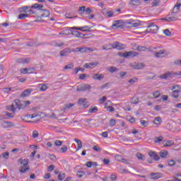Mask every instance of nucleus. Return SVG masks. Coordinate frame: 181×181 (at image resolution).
I'll use <instances>...</instances> for the list:
<instances>
[{
  "label": "nucleus",
  "mask_w": 181,
  "mask_h": 181,
  "mask_svg": "<svg viewBox=\"0 0 181 181\" xmlns=\"http://www.w3.org/2000/svg\"><path fill=\"white\" fill-rule=\"evenodd\" d=\"M45 6L43 4H35L32 6L33 9L38 10V16H37V22H45L42 18H47L50 15V11L47 9H42Z\"/></svg>",
  "instance_id": "obj_1"
},
{
  "label": "nucleus",
  "mask_w": 181,
  "mask_h": 181,
  "mask_svg": "<svg viewBox=\"0 0 181 181\" xmlns=\"http://www.w3.org/2000/svg\"><path fill=\"white\" fill-rule=\"evenodd\" d=\"M25 109V104L23 101L16 100L12 105L10 106V111L15 112L16 110Z\"/></svg>",
  "instance_id": "obj_2"
},
{
  "label": "nucleus",
  "mask_w": 181,
  "mask_h": 181,
  "mask_svg": "<svg viewBox=\"0 0 181 181\" xmlns=\"http://www.w3.org/2000/svg\"><path fill=\"white\" fill-rule=\"evenodd\" d=\"M18 162L21 163V166L19 168V170L21 172V173H25V172H28V170H29V165H28V159H22L20 158L18 160Z\"/></svg>",
  "instance_id": "obj_3"
},
{
  "label": "nucleus",
  "mask_w": 181,
  "mask_h": 181,
  "mask_svg": "<svg viewBox=\"0 0 181 181\" xmlns=\"http://www.w3.org/2000/svg\"><path fill=\"white\" fill-rule=\"evenodd\" d=\"M159 30V27L153 24V23H149L147 25L146 32L147 33H156Z\"/></svg>",
  "instance_id": "obj_4"
},
{
  "label": "nucleus",
  "mask_w": 181,
  "mask_h": 181,
  "mask_svg": "<svg viewBox=\"0 0 181 181\" xmlns=\"http://www.w3.org/2000/svg\"><path fill=\"white\" fill-rule=\"evenodd\" d=\"M26 117H27V118H31V119L36 118L35 120L28 121V122L31 123V124H35V122H39V121H40V119H42V117H40V115L36 114V113H34L32 115H26Z\"/></svg>",
  "instance_id": "obj_5"
},
{
  "label": "nucleus",
  "mask_w": 181,
  "mask_h": 181,
  "mask_svg": "<svg viewBox=\"0 0 181 181\" xmlns=\"http://www.w3.org/2000/svg\"><path fill=\"white\" fill-rule=\"evenodd\" d=\"M74 52H76L75 49H71L67 47V48H65L59 52V56L61 57H64L66 56H69L70 54V53H73Z\"/></svg>",
  "instance_id": "obj_6"
},
{
  "label": "nucleus",
  "mask_w": 181,
  "mask_h": 181,
  "mask_svg": "<svg viewBox=\"0 0 181 181\" xmlns=\"http://www.w3.org/2000/svg\"><path fill=\"white\" fill-rule=\"evenodd\" d=\"M126 47L127 45L117 41L112 44V49H117V50H124Z\"/></svg>",
  "instance_id": "obj_7"
},
{
  "label": "nucleus",
  "mask_w": 181,
  "mask_h": 181,
  "mask_svg": "<svg viewBox=\"0 0 181 181\" xmlns=\"http://www.w3.org/2000/svg\"><path fill=\"white\" fill-rule=\"evenodd\" d=\"M91 86H90L88 83H84L79 85L77 88L76 91H87V90H90Z\"/></svg>",
  "instance_id": "obj_8"
},
{
  "label": "nucleus",
  "mask_w": 181,
  "mask_h": 181,
  "mask_svg": "<svg viewBox=\"0 0 181 181\" xmlns=\"http://www.w3.org/2000/svg\"><path fill=\"white\" fill-rule=\"evenodd\" d=\"M124 25V21L122 20L115 21L114 23L112 25V29H118L119 28H122Z\"/></svg>",
  "instance_id": "obj_9"
},
{
  "label": "nucleus",
  "mask_w": 181,
  "mask_h": 181,
  "mask_svg": "<svg viewBox=\"0 0 181 181\" xmlns=\"http://www.w3.org/2000/svg\"><path fill=\"white\" fill-rule=\"evenodd\" d=\"M2 128H13L16 127L15 123L9 122V121H4L1 124Z\"/></svg>",
  "instance_id": "obj_10"
},
{
  "label": "nucleus",
  "mask_w": 181,
  "mask_h": 181,
  "mask_svg": "<svg viewBox=\"0 0 181 181\" xmlns=\"http://www.w3.org/2000/svg\"><path fill=\"white\" fill-rule=\"evenodd\" d=\"M138 56V52L135 51L125 52L123 54V57H135Z\"/></svg>",
  "instance_id": "obj_11"
},
{
  "label": "nucleus",
  "mask_w": 181,
  "mask_h": 181,
  "mask_svg": "<svg viewBox=\"0 0 181 181\" xmlns=\"http://www.w3.org/2000/svg\"><path fill=\"white\" fill-rule=\"evenodd\" d=\"M154 56L157 58L165 57L166 56V51L165 49L157 51L154 53Z\"/></svg>",
  "instance_id": "obj_12"
},
{
  "label": "nucleus",
  "mask_w": 181,
  "mask_h": 181,
  "mask_svg": "<svg viewBox=\"0 0 181 181\" xmlns=\"http://www.w3.org/2000/svg\"><path fill=\"white\" fill-rule=\"evenodd\" d=\"M173 76H175V73L168 71L167 73L160 75V78H163V79L172 78Z\"/></svg>",
  "instance_id": "obj_13"
},
{
  "label": "nucleus",
  "mask_w": 181,
  "mask_h": 181,
  "mask_svg": "<svg viewBox=\"0 0 181 181\" xmlns=\"http://www.w3.org/2000/svg\"><path fill=\"white\" fill-rule=\"evenodd\" d=\"M132 67L135 70H141L145 67V64L144 63H134L132 64Z\"/></svg>",
  "instance_id": "obj_14"
},
{
  "label": "nucleus",
  "mask_w": 181,
  "mask_h": 181,
  "mask_svg": "<svg viewBox=\"0 0 181 181\" xmlns=\"http://www.w3.org/2000/svg\"><path fill=\"white\" fill-rule=\"evenodd\" d=\"M98 64V62L86 63L84 64L83 67L85 69H94V67L97 66Z\"/></svg>",
  "instance_id": "obj_15"
},
{
  "label": "nucleus",
  "mask_w": 181,
  "mask_h": 181,
  "mask_svg": "<svg viewBox=\"0 0 181 181\" xmlns=\"http://www.w3.org/2000/svg\"><path fill=\"white\" fill-rule=\"evenodd\" d=\"M148 155L151 156V158H153L154 160H159V159H160V157H159V156L155 151H150Z\"/></svg>",
  "instance_id": "obj_16"
},
{
  "label": "nucleus",
  "mask_w": 181,
  "mask_h": 181,
  "mask_svg": "<svg viewBox=\"0 0 181 181\" xmlns=\"http://www.w3.org/2000/svg\"><path fill=\"white\" fill-rule=\"evenodd\" d=\"M30 93H32L31 89H26L20 95V97L25 98V97H28V95H30Z\"/></svg>",
  "instance_id": "obj_17"
},
{
  "label": "nucleus",
  "mask_w": 181,
  "mask_h": 181,
  "mask_svg": "<svg viewBox=\"0 0 181 181\" xmlns=\"http://www.w3.org/2000/svg\"><path fill=\"white\" fill-rule=\"evenodd\" d=\"M16 63L18 64H25V63H29L30 62V58H20L16 59Z\"/></svg>",
  "instance_id": "obj_18"
},
{
  "label": "nucleus",
  "mask_w": 181,
  "mask_h": 181,
  "mask_svg": "<svg viewBox=\"0 0 181 181\" xmlns=\"http://www.w3.org/2000/svg\"><path fill=\"white\" fill-rule=\"evenodd\" d=\"M161 21H166V22H173L175 21H177V16H167L164 18H161Z\"/></svg>",
  "instance_id": "obj_19"
},
{
  "label": "nucleus",
  "mask_w": 181,
  "mask_h": 181,
  "mask_svg": "<svg viewBox=\"0 0 181 181\" xmlns=\"http://www.w3.org/2000/svg\"><path fill=\"white\" fill-rule=\"evenodd\" d=\"M71 107H74V103L65 104L64 107L62 109V111L64 112V111H67V110H70Z\"/></svg>",
  "instance_id": "obj_20"
},
{
  "label": "nucleus",
  "mask_w": 181,
  "mask_h": 181,
  "mask_svg": "<svg viewBox=\"0 0 181 181\" xmlns=\"http://www.w3.org/2000/svg\"><path fill=\"white\" fill-rule=\"evenodd\" d=\"M93 78L94 80H99L101 81L104 78V74H95L93 76Z\"/></svg>",
  "instance_id": "obj_21"
},
{
  "label": "nucleus",
  "mask_w": 181,
  "mask_h": 181,
  "mask_svg": "<svg viewBox=\"0 0 181 181\" xmlns=\"http://www.w3.org/2000/svg\"><path fill=\"white\" fill-rule=\"evenodd\" d=\"M151 179L158 180L162 177V174L160 173H151Z\"/></svg>",
  "instance_id": "obj_22"
},
{
  "label": "nucleus",
  "mask_w": 181,
  "mask_h": 181,
  "mask_svg": "<svg viewBox=\"0 0 181 181\" xmlns=\"http://www.w3.org/2000/svg\"><path fill=\"white\" fill-rule=\"evenodd\" d=\"M128 25H130L131 28H138V26H141V23L139 22H128Z\"/></svg>",
  "instance_id": "obj_23"
},
{
  "label": "nucleus",
  "mask_w": 181,
  "mask_h": 181,
  "mask_svg": "<svg viewBox=\"0 0 181 181\" xmlns=\"http://www.w3.org/2000/svg\"><path fill=\"white\" fill-rule=\"evenodd\" d=\"M74 141L78 145L77 151H80V149L83 148V144L81 143V141L78 139H75Z\"/></svg>",
  "instance_id": "obj_24"
},
{
  "label": "nucleus",
  "mask_w": 181,
  "mask_h": 181,
  "mask_svg": "<svg viewBox=\"0 0 181 181\" xmlns=\"http://www.w3.org/2000/svg\"><path fill=\"white\" fill-rule=\"evenodd\" d=\"M179 12H180V6L175 4L173 9L172 13H179Z\"/></svg>",
  "instance_id": "obj_25"
},
{
  "label": "nucleus",
  "mask_w": 181,
  "mask_h": 181,
  "mask_svg": "<svg viewBox=\"0 0 181 181\" xmlns=\"http://www.w3.org/2000/svg\"><path fill=\"white\" fill-rule=\"evenodd\" d=\"M173 145H175V142L172 140H168L165 141V143L163 144L164 146H173Z\"/></svg>",
  "instance_id": "obj_26"
},
{
  "label": "nucleus",
  "mask_w": 181,
  "mask_h": 181,
  "mask_svg": "<svg viewBox=\"0 0 181 181\" xmlns=\"http://www.w3.org/2000/svg\"><path fill=\"white\" fill-rule=\"evenodd\" d=\"M136 157L139 160H145V156L141 153H137Z\"/></svg>",
  "instance_id": "obj_27"
},
{
  "label": "nucleus",
  "mask_w": 181,
  "mask_h": 181,
  "mask_svg": "<svg viewBox=\"0 0 181 181\" xmlns=\"http://www.w3.org/2000/svg\"><path fill=\"white\" fill-rule=\"evenodd\" d=\"M76 52H81V53H87V47H77Z\"/></svg>",
  "instance_id": "obj_28"
},
{
  "label": "nucleus",
  "mask_w": 181,
  "mask_h": 181,
  "mask_svg": "<svg viewBox=\"0 0 181 181\" xmlns=\"http://www.w3.org/2000/svg\"><path fill=\"white\" fill-rule=\"evenodd\" d=\"M129 5H141V1L139 0H130Z\"/></svg>",
  "instance_id": "obj_29"
},
{
  "label": "nucleus",
  "mask_w": 181,
  "mask_h": 181,
  "mask_svg": "<svg viewBox=\"0 0 181 181\" xmlns=\"http://www.w3.org/2000/svg\"><path fill=\"white\" fill-rule=\"evenodd\" d=\"M162 141H163V136H162L154 138L155 144H159V142H162Z\"/></svg>",
  "instance_id": "obj_30"
},
{
  "label": "nucleus",
  "mask_w": 181,
  "mask_h": 181,
  "mask_svg": "<svg viewBox=\"0 0 181 181\" xmlns=\"http://www.w3.org/2000/svg\"><path fill=\"white\" fill-rule=\"evenodd\" d=\"M30 8H32V6H25L21 8V11L24 13H28V11H29V9H30Z\"/></svg>",
  "instance_id": "obj_31"
},
{
  "label": "nucleus",
  "mask_w": 181,
  "mask_h": 181,
  "mask_svg": "<svg viewBox=\"0 0 181 181\" xmlns=\"http://www.w3.org/2000/svg\"><path fill=\"white\" fill-rule=\"evenodd\" d=\"M71 29L73 30H81V32L88 31V30H84L83 27H72Z\"/></svg>",
  "instance_id": "obj_32"
},
{
  "label": "nucleus",
  "mask_w": 181,
  "mask_h": 181,
  "mask_svg": "<svg viewBox=\"0 0 181 181\" xmlns=\"http://www.w3.org/2000/svg\"><path fill=\"white\" fill-rule=\"evenodd\" d=\"M97 111H98V108L97 107H90L88 110V113L93 114V112H97Z\"/></svg>",
  "instance_id": "obj_33"
},
{
  "label": "nucleus",
  "mask_w": 181,
  "mask_h": 181,
  "mask_svg": "<svg viewBox=\"0 0 181 181\" xmlns=\"http://www.w3.org/2000/svg\"><path fill=\"white\" fill-rule=\"evenodd\" d=\"M36 71V68L35 67H28V74H33Z\"/></svg>",
  "instance_id": "obj_34"
},
{
  "label": "nucleus",
  "mask_w": 181,
  "mask_h": 181,
  "mask_svg": "<svg viewBox=\"0 0 181 181\" xmlns=\"http://www.w3.org/2000/svg\"><path fill=\"white\" fill-rule=\"evenodd\" d=\"M39 88L40 91H46L47 90V86L46 84H40Z\"/></svg>",
  "instance_id": "obj_35"
},
{
  "label": "nucleus",
  "mask_w": 181,
  "mask_h": 181,
  "mask_svg": "<svg viewBox=\"0 0 181 181\" xmlns=\"http://www.w3.org/2000/svg\"><path fill=\"white\" fill-rule=\"evenodd\" d=\"M146 49L147 47L145 46H138L136 50H138V52H145Z\"/></svg>",
  "instance_id": "obj_36"
},
{
  "label": "nucleus",
  "mask_w": 181,
  "mask_h": 181,
  "mask_svg": "<svg viewBox=\"0 0 181 181\" xmlns=\"http://www.w3.org/2000/svg\"><path fill=\"white\" fill-rule=\"evenodd\" d=\"M71 35H73V36H76V37H80V36L83 35V34L78 31H72Z\"/></svg>",
  "instance_id": "obj_37"
},
{
  "label": "nucleus",
  "mask_w": 181,
  "mask_h": 181,
  "mask_svg": "<svg viewBox=\"0 0 181 181\" xmlns=\"http://www.w3.org/2000/svg\"><path fill=\"white\" fill-rule=\"evenodd\" d=\"M73 67H74V64L73 63H70V64H68L67 65H66L64 69L65 70H69L70 69H73Z\"/></svg>",
  "instance_id": "obj_38"
},
{
  "label": "nucleus",
  "mask_w": 181,
  "mask_h": 181,
  "mask_svg": "<svg viewBox=\"0 0 181 181\" xmlns=\"http://www.w3.org/2000/svg\"><path fill=\"white\" fill-rule=\"evenodd\" d=\"M160 158H167L168 157V151H163L160 152Z\"/></svg>",
  "instance_id": "obj_39"
},
{
  "label": "nucleus",
  "mask_w": 181,
  "mask_h": 181,
  "mask_svg": "<svg viewBox=\"0 0 181 181\" xmlns=\"http://www.w3.org/2000/svg\"><path fill=\"white\" fill-rule=\"evenodd\" d=\"M153 122L156 124V125H159L162 122V119H160V117H156Z\"/></svg>",
  "instance_id": "obj_40"
},
{
  "label": "nucleus",
  "mask_w": 181,
  "mask_h": 181,
  "mask_svg": "<svg viewBox=\"0 0 181 181\" xmlns=\"http://www.w3.org/2000/svg\"><path fill=\"white\" fill-rule=\"evenodd\" d=\"M28 15L27 13H21L18 15V18L22 20L28 18Z\"/></svg>",
  "instance_id": "obj_41"
},
{
  "label": "nucleus",
  "mask_w": 181,
  "mask_h": 181,
  "mask_svg": "<svg viewBox=\"0 0 181 181\" xmlns=\"http://www.w3.org/2000/svg\"><path fill=\"white\" fill-rule=\"evenodd\" d=\"M131 102L132 103V104H138V103H139V98L136 97H133L131 100Z\"/></svg>",
  "instance_id": "obj_42"
},
{
  "label": "nucleus",
  "mask_w": 181,
  "mask_h": 181,
  "mask_svg": "<svg viewBox=\"0 0 181 181\" xmlns=\"http://www.w3.org/2000/svg\"><path fill=\"white\" fill-rule=\"evenodd\" d=\"M176 88H179V86H177V85L173 86V87L172 88L173 93H180V90H179V89H176Z\"/></svg>",
  "instance_id": "obj_43"
},
{
  "label": "nucleus",
  "mask_w": 181,
  "mask_h": 181,
  "mask_svg": "<svg viewBox=\"0 0 181 181\" xmlns=\"http://www.w3.org/2000/svg\"><path fill=\"white\" fill-rule=\"evenodd\" d=\"M6 115L7 117L4 118L5 119H9V118H13V117H15V115L13 113L9 112H6Z\"/></svg>",
  "instance_id": "obj_44"
},
{
  "label": "nucleus",
  "mask_w": 181,
  "mask_h": 181,
  "mask_svg": "<svg viewBox=\"0 0 181 181\" xmlns=\"http://www.w3.org/2000/svg\"><path fill=\"white\" fill-rule=\"evenodd\" d=\"M122 158H123V157H122V156H121V155H116L115 156V160H117V162H122Z\"/></svg>",
  "instance_id": "obj_45"
},
{
  "label": "nucleus",
  "mask_w": 181,
  "mask_h": 181,
  "mask_svg": "<svg viewBox=\"0 0 181 181\" xmlns=\"http://www.w3.org/2000/svg\"><path fill=\"white\" fill-rule=\"evenodd\" d=\"M66 177V174L64 173H59L58 175V180H63Z\"/></svg>",
  "instance_id": "obj_46"
},
{
  "label": "nucleus",
  "mask_w": 181,
  "mask_h": 181,
  "mask_svg": "<svg viewBox=\"0 0 181 181\" xmlns=\"http://www.w3.org/2000/svg\"><path fill=\"white\" fill-rule=\"evenodd\" d=\"M160 4V0H154L152 3L151 5L152 6H158Z\"/></svg>",
  "instance_id": "obj_47"
},
{
  "label": "nucleus",
  "mask_w": 181,
  "mask_h": 181,
  "mask_svg": "<svg viewBox=\"0 0 181 181\" xmlns=\"http://www.w3.org/2000/svg\"><path fill=\"white\" fill-rule=\"evenodd\" d=\"M84 175H86V173H84V171H78L77 172V177L79 178L83 177V176H84Z\"/></svg>",
  "instance_id": "obj_48"
},
{
  "label": "nucleus",
  "mask_w": 181,
  "mask_h": 181,
  "mask_svg": "<svg viewBox=\"0 0 181 181\" xmlns=\"http://www.w3.org/2000/svg\"><path fill=\"white\" fill-rule=\"evenodd\" d=\"M106 16L107 18H112V16H114V11H110L106 12Z\"/></svg>",
  "instance_id": "obj_49"
},
{
  "label": "nucleus",
  "mask_w": 181,
  "mask_h": 181,
  "mask_svg": "<svg viewBox=\"0 0 181 181\" xmlns=\"http://www.w3.org/2000/svg\"><path fill=\"white\" fill-rule=\"evenodd\" d=\"M107 101V97L106 96H103L102 98L99 99V104H104Z\"/></svg>",
  "instance_id": "obj_50"
},
{
  "label": "nucleus",
  "mask_w": 181,
  "mask_h": 181,
  "mask_svg": "<svg viewBox=\"0 0 181 181\" xmlns=\"http://www.w3.org/2000/svg\"><path fill=\"white\" fill-rule=\"evenodd\" d=\"M86 101H87V99L86 98H80L78 101V104L79 105H81L83 104H84V103H86Z\"/></svg>",
  "instance_id": "obj_51"
},
{
  "label": "nucleus",
  "mask_w": 181,
  "mask_h": 181,
  "mask_svg": "<svg viewBox=\"0 0 181 181\" xmlns=\"http://www.w3.org/2000/svg\"><path fill=\"white\" fill-rule=\"evenodd\" d=\"M54 145L55 146H62V145H63V141L60 140H57L54 142Z\"/></svg>",
  "instance_id": "obj_52"
},
{
  "label": "nucleus",
  "mask_w": 181,
  "mask_h": 181,
  "mask_svg": "<svg viewBox=\"0 0 181 181\" xmlns=\"http://www.w3.org/2000/svg\"><path fill=\"white\" fill-rule=\"evenodd\" d=\"M136 81H138V78H132L129 80V83L130 84H134V83H136Z\"/></svg>",
  "instance_id": "obj_53"
},
{
  "label": "nucleus",
  "mask_w": 181,
  "mask_h": 181,
  "mask_svg": "<svg viewBox=\"0 0 181 181\" xmlns=\"http://www.w3.org/2000/svg\"><path fill=\"white\" fill-rule=\"evenodd\" d=\"M39 136V132H37V130H34L33 132V138L35 139L37 138Z\"/></svg>",
  "instance_id": "obj_54"
},
{
  "label": "nucleus",
  "mask_w": 181,
  "mask_h": 181,
  "mask_svg": "<svg viewBox=\"0 0 181 181\" xmlns=\"http://www.w3.org/2000/svg\"><path fill=\"white\" fill-rule=\"evenodd\" d=\"M117 124V121H115V119H111L110 120V125L111 126V127H115V124Z\"/></svg>",
  "instance_id": "obj_55"
},
{
  "label": "nucleus",
  "mask_w": 181,
  "mask_h": 181,
  "mask_svg": "<svg viewBox=\"0 0 181 181\" xmlns=\"http://www.w3.org/2000/svg\"><path fill=\"white\" fill-rule=\"evenodd\" d=\"M109 71H110V73H114V72H115V71H118V69H117V67H115V66H112V67H110V68L109 69Z\"/></svg>",
  "instance_id": "obj_56"
},
{
  "label": "nucleus",
  "mask_w": 181,
  "mask_h": 181,
  "mask_svg": "<svg viewBox=\"0 0 181 181\" xmlns=\"http://www.w3.org/2000/svg\"><path fill=\"white\" fill-rule=\"evenodd\" d=\"M153 95L154 98H158L159 95H160V92L156 90L154 93H153Z\"/></svg>",
  "instance_id": "obj_57"
},
{
  "label": "nucleus",
  "mask_w": 181,
  "mask_h": 181,
  "mask_svg": "<svg viewBox=\"0 0 181 181\" xmlns=\"http://www.w3.org/2000/svg\"><path fill=\"white\" fill-rule=\"evenodd\" d=\"M164 34L165 35V36H172V33H170V30H169V29H165L164 30Z\"/></svg>",
  "instance_id": "obj_58"
},
{
  "label": "nucleus",
  "mask_w": 181,
  "mask_h": 181,
  "mask_svg": "<svg viewBox=\"0 0 181 181\" xmlns=\"http://www.w3.org/2000/svg\"><path fill=\"white\" fill-rule=\"evenodd\" d=\"M140 122L143 127H148V124H149L146 120H140Z\"/></svg>",
  "instance_id": "obj_59"
},
{
  "label": "nucleus",
  "mask_w": 181,
  "mask_h": 181,
  "mask_svg": "<svg viewBox=\"0 0 181 181\" xmlns=\"http://www.w3.org/2000/svg\"><path fill=\"white\" fill-rule=\"evenodd\" d=\"M21 73L23 74H28V68H23L20 69Z\"/></svg>",
  "instance_id": "obj_60"
},
{
  "label": "nucleus",
  "mask_w": 181,
  "mask_h": 181,
  "mask_svg": "<svg viewBox=\"0 0 181 181\" xmlns=\"http://www.w3.org/2000/svg\"><path fill=\"white\" fill-rule=\"evenodd\" d=\"M93 151H95L96 152H101L102 149L98 146H95L93 147Z\"/></svg>",
  "instance_id": "obj_61"
},
{
  "label": "nucleus",
  "mask_w": 181,
  "mask_h": 181,
  "mask_svg": "<svg viewBox=\"0 0 181 181\" xmlns=\"http://www.w3.org/2000/svg\"><path fill=\"white\" fill-rule=\"evenodd\" d=\"M93 121V119H86L85 120V127H90L88 124H90V122Z\"/></svg>",
  "instance_id": "obj_62"
},
{
  "label": "nucleus",
  "mask_w": 181,
  "mask_h": 181,
  "mask_svg": "<svg viewBox=\"0 0 181 181\" xmlns=\"http://www.w3.org/2000/svg\"><path fill=\"white\" fill-rule=\"evenodd\" d=\"M61 152H62V153L67 152V146H63V147L61 148Z\"/></svg>",
  "instance_id": "obj_63"
},
{
  "label": "nucleus",
  "mask_w": 181,
  "mask_h": 181,
  "mask_svg": "<svg viewBox=\"0 0 181 181\" xmlns=\"http://www.w3.org/2000/svg\"><path fill=\"white\" fill-rule=\"evenodd\" d=\"M174 64L176 66H181V59H177L174 62Z\"/></svg>",
  "instance_id": "obj_64"
}]
</instances>
